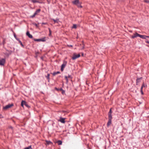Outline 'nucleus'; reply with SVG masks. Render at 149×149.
Instances as JSON below:
<instances>
[{
    "label": "nucleus",
    "mask_w": 149,
    "mask_h": 149,
    "mask_svg": "<svg viewBox=\"0 0 149 149\" xmlns=\"http://www.w3.org/2000/svg\"><path fill=\"white\" fill-rule=\"evenodd\" d=\"M108 116H109V119H112V115H111V113H109Z\"/></svg>",
    "instance_id": "16"
},
{
    "label": "nucleus",
    "mask_w": 149,
    "mask_h": 149,
    "mask_svg": "<svg viewBox=\"0 0 149 149\" xmlns=\"http://www.w3.org/2000/svg\"><path fill=\"white\" fill-rule=\"evenodd\" d=\"M60 73V72L59 71H58L56 72H54L53 73V75L54 76V75H55L56 74H59Z\"/></svg>",
    "instance_id": "19"
},
{
    "label": "nucleus",
    "mask_w": 149,
    "mask_h": 149,
    "mask_svg": "<svg viewBox=\"0 0 149 149\" xmlns=\"http://www.w3.org/2000/svg\"><path fill=\"white\" fill-rule=\"evenodd\" d=\"M40 11V9H38L36 10L35 12L34 13L33 15L31 16V17H34L36 15H37L38 13H39Z\"/></svg>",
    "instance_id": "9"
},
{
    "label": "nucleus",
    "mask_w": 149,
    "mask_h": 149,
    "mask_svg": "<svg viewBox=\"0 0 149 149\" xmlns=\"http://www.w3.org/2000/svg\"><path fill=\"white\" fill-rule=\"evenodd\" d=\"M139 37L142 39H146V36H145V35H140Z\"/></svg>",
    "instance_id": "13"
},
{
    "label": "nucleus",
    "mask_w": 149,
    "mask_h": 149,
    "mask_svg": "<svg viewBox=\"0 0 149 149\" xmlns=\"http://www.w3.org/2000/svg\"><path fill=\"white\" fill-rule=\"evenodd\" d=\"M84 45L83 44V46L82 47V49H84Z\"/></svg>",
    "instance_id": "36"
},
{
    "label": "nucleus",
    "mask_w": 149,
    "mask_h": 149,
    "mask_svg": "<svg viewBox=\"0 0 149 149\" xmlns=\"http://www.w3.org/2000/svg\"><path fill=\"white\" fill-rule=\"evenodd\" d=\"M60 91H62V93L63 94L65 93V91L62 88H60Z\"/></svg>",
    "instance_id": "22"
},
{
    "label": "nucleus",
    "mask_w": 149,
    "mask_h": 149,
    "mask_svg": "<svg viewBox=\"0 0 149 149\" xmlns=\"http://www.w3.org/2000/svg\"><path fill=\"white\" fill-rule=\"evenodd\" d=\"M31 148V146H29L28 147L25 148L24 149H30Z\"/></svg>",
    "instance_id": "23"
},
{
    "label": "nucleus",
    "mask_w": 149,
    "mask_h": 149,
    "mask_svg": "<svg viewBox=\"0 0 149 149\" xmlns=\"http://www.w3.org/2000/svg\"><path fill=\"white\" fill-rule=\"evenodd\" d=\"M26 35L28 36L29 38H33L32 36L30 34L29 32V31H27L26 33Z\"/></svg>",
    "instance_id": "12"
},
{
    "label": "nucleus",
    "mask_w": 149,
    "mask_h": 149,
    "mask_svg": "<svg viewBox=\"0 0 149 149\" xmlns=\"http://www.w3.org/2000/svg\"><path fill=\"white\" fill-rule=\"evenodd\" d=\"M142 90L143 89H141V94L143 95V91Z\"/></svg>",
    "instance_id": "30"
},
{
    "label": "nucleus",
    "mask_w": 149,
    "mask_h": 149,
    "mask_svg": "<svg viewBox=\"0 0 149 149\" xmlns=\"http://www.w3.org/2000/svg\"><path fill=\"white\" fill-rule=\"evenodd\" d=\"M33 24L35 25L36 27H38V24H36V23H33Z\"/></svg>",
    "instance_id": "28"
},
{
    "label": "nucleus",
    "mask_w": 149,
    "mask_h": 149,
    "mask_svg": "<svg viewBox=\"0 0 149 149\" xmlns=\"http://www.w3.org/2000/svg\"><path fill=\"white\" fill-rule=\"evenodd\" d=\"M146 38H149V36H146Z\"/></svg>",
    "instance_id": "39"
},
{
    "label": "nucleus",
    "mask_w": 149,
    "mask_h": 149,
    "mask_svg": "<svg viewBox=\"0 0 149 149\" xmlns=\"http://www.w3.org/2000/svg\"><path fill=\"white\" fill-rule=\"evenodd\" d=\"M31 1L33 3H42V2L41 1V0H29Z\"/></svg>",
    "instance_id": "6"
},
{
    "label": "nucleus",
    "mask_w": 149,
    "mask_h": 149,
    "mask_svg": "<svg viewBox=\"0 0 149 149\" xmlns=\"http://www.w3.org/2000/svg\"><path fill=\"white\" fill-rule=\"evenodd\" d=\"M111 119H109V121L107 123V125H109L111 123Z\"/></svg>",
    "instance_id": "17"
},
{
    "label": "nucleus",
    "mask_w": 149,
    "mask_h": 149,
    "mask_svg": "<svg viewBox=\"0 0 149 149\" xmlns=\"http://www.w3.org/2000/svg\"><path fill=\"white\" fill-rule=\"evenodd\" d=\"M57 143H58V145H61L62 144V142L61 141L59 140L57 142Z\"/></svg>",
    "instance_id": "18"
},
{
    "label": "nucleus",
    "mask_w": 149,
    "mask_h": 149,
    "mask_svg": "<svg viewBox=\"0 0 149 149\" xmlns=\"http://www.w3.org/2000/svg\"><path fill=\"white\" fill-rule=\"evenodd\" d=\"M112 111H111V109H110V110L109 112V113H112Z\"/></svg>",
    "instance_id": "32"
},
{
    "label": "nucleus",
    "mask_w": 149,
    "mask_h": 149,
    "mask_svg": "<svg viewBox=\"0 0 149 149\" xmlns=\"http://www.w3.org/2000/svg\"><path fill=\"white\" fill-rule=\"evenodd\" d=\"M144 1L147 3H149V0H144Z\"/></svg>",
    "instance_id": "24"
},
{
    "label": "nucleus",
    "mask_w": 149,
    "mask_h": 149,
    "mask_svg": "<svg viewBox=\"0 0 149 149\" xmlns=\"http://www.w3.org/2000/svg\"><path fill=\"white\" fill-rule=\"evenodd\" d=\"M72 28H73L76 29L77 28V25L75 24H73Z\"/></svg>",
    "instance_id": "25"
},
{
    "label": "nucleus",
    "mask_w": 149,
    "mask_h": 149,
    "mask_svg": "<svg viewBox=\"0 0 149 149\" xmlns=\"http://www.w3.org/2000/svg\"><path fill=\"white\" fill-rule=\"evenodd\" d=\"M140 34L138 33H135L133 34L132 36V38H135L137 37H140Z\"/></svg>",
    "instance_id": "8"
},
{
    "label": "nucleus",
    "mask_w": 149,
    "mask_h": 149,
    "mask_svg": "<svg viewBox=\"0 0 149 149\" xmlns=\"http://www.w3.org/2000/svg\"><path fill=\"white\" fill-rule=\"evenodd\" d=\"M13 106V104H9L3 107V109L5 110H7L8 109L10 108Z\"/></svg>",
    "instance_id": "2"
},
{
    "label": "nucleus",
    "mask_w": 149,
    "mask_h": 149,
    "mask_svg": "<svg viewBox=\"0 0 149 149\" xmlns=\"http://www.w3.org/2000/svg\"><path fill=\"white\" fill-rule=\"evenodd\" d=\"M65 79L67 81H68V77L65 76Z\"/></svg>",
    "instance_id": "31"
},
{
    "label": "nucleus",
    "mask_w": 149,
    "mask_h": 149,
    "mask_svg": "<svg viewBox=\"0 0 149 149\" xmlns=\"http://www.w3.org/2000/svg\"><path fill=\"white\" fill-rule=\"evenodd\" d=\"M55 89L57 91H60V88L59 89H58V88H55Z\"/></svg>",
    "instance_id": "33"
},
{
    "label": "nucleus",
    "mask_w": 149,
    "mask_h": 149,
    "mask_svg": "<svg viewBox=\"0 0 149 149\" xmlns=\"http://www.w3.org/2000/svg\"><path fill=\"white\" fill-rule=\"evenodd\" d=\"M141 79V78H138L136 80V83L137 84L138 83H139L140 82V80Z\"/></svg>",
    "instance_id": "21"
},
{
    "label": "nucleus",
    "mask_w": 149,
    "mask_h": 149,
    "mask_svg": "<svg viewBox=\"0 0 149 149\" xmlns=\"http://www.w3.org/2000/svg\"><path fill=\"white\" fill-rule=\"evenodd\" d=\"M146 43L149 44V41H148V40L146 41Z\"/></svg>",
    "instance_id": "34"
},
{
    "label": "nucleus",
    "mask_w": 149,
    "mask_h": 149,
    "mask_svg": "<svg viewBox=\"0 0 149 149\" xmlns=\"http://www.w3.org/2000/svg\"><path fill=\"white\" fill-rule=\"evenodd\" d=\"M46 142V143H47V144H49L50 143H51V142L50 141H47Z\"/></svg>",
    "instance_id": "26"
},
{
    "label": "nucleus",
    "mask_w": 149,
    "mask_h": 149,
    "mask_svg": "<svg viewBox=\"0 0 149 149\" xmlns=\"http://www.w3.org/2000/svg\"><path fill=\"white\" fill-rule=\"evenodd\" d=\"M67 63V62L65 61H63V64L62 65L61 68V70L62 71H63V70L64 69L65 67L66 64Z\"/></svg>",
    "instance_id": "4"
},
{
    "label": "nucleus",
    "mask_w": 149,
    "mask_h": 149,
    "mask_svg": "<svg viewBox=\"0 0 149 149\" xmlns=\"http://www.w3.org/2000/svg\"><path fill=\"white\" fill-rule=\"evenodd\" d=\"M68 77V78H70L71 77V76L70 75H68V76H67Z\"/></svg>",
    "instance_id": "35"
},
{
    "label": "nucleus",
    "mask_w": 149,
    "mask_h": 149,
    "mask_svg": "<svg viewBox=\"0 0 149 149\" xmlns=\"http://www.w3.org/2000/svg\"><path fill=\"white\" fill-rule=\"evenodd\" d=\"M68 46L69 47H72V45H68Z\"/></svg>",
    "instance_id": "37"
},
{
    "label": "nucleus",
    "mask_w": 149,
    "mask_h": 149,
    "mask_svg": "<svg viewBox=\"0 0 149 149\" xmlns=\"http://www.w3.org/2000/svg\"><path fill=\"white\" fill-rule=\"evenodd\" d=\"M25 105L26 107H28V105L27 104V103L25 101H22V103H21V106L22 107H23V105Z\"/></svg>",
    "instance_id": "11"
},
{
    "label": "nucleus",
    "mask_w": 149,
    "mask_h": 149,
    "mask_svg": "<svg viewBox=\"0 0 149 149\" xmlns=\"http://www.w3.org/2000/svg\"><path fill=\"white\" fill-rule=\"evenodd\" d=\"M45 38L40 39H35L34 40L36 41H45Z\"/></svg>",
    "instance_id": "10"
},
{
    "label": "nucleus",
    "mask_w": 149,
    "mask_h": 149,
    "mask_svg": "<svg viewBox=\"0 0 149 149\" xmlns=\"http://www.w3.org/2000/svg\"><path fill=\"white\" fill-rule=\"evenodd\" d=\"M52 20L55 23H58L59 22V20L58 19H53Z\"/></svg>",
    "instance_id": "15"
},
{
    "label": "nucleus",
    "mask_w": 149,
    "mask_h": 149,
    "mask_svg": "<svg viewBox=\"0 0 149 149\" xmlns=\"http://www.w3.org/2000/svg\"><path fill=\"white\" fill-rule=\"evenodd\" d=\"M46 24V23H42V24Z\"/></svg>",
    "instance_id": "40"
},
{
    "label": "nucleus",
    "mask_w": 149,
    "mask_h": 149,
    "mask_svg": "<svg viewBox=\"0 0 149 149\" xmlns=\"http://www.w3.org/2000/svg\"><path fill=\"white\" fill-rule=\"evenodd\" d=\"M5 62V59L2 58L0 60V65H3Z\"/></svg>",
    "instance_id": "7"
},
{
    "label": "nucleus",
    "mask_w": 149,
    "mask_h": 149,
    "mask_svg": "<svg viewBox=\"0 0 149 149\" xmlns=\"http://www.w3.org/2000/svg\"><path fill=\"white\" fill-rule=\"evenodd\" d=\"M82 56H83V55H84V54H83V53H82Z\"/></svg>",
    "instance_id": "41"
},
{
    "label": "nucleus",
    "mask_w": 149,
    "mask_h": 149,
    "mask_svg": "<svg viewBox=\"0 0 149 149\" xmlns=\"http://www.w3.org/2000/svg\"><path fill=\"white\" fill-rule=\"evenodd\" d=\"M49 75H50L49 74H47V75L46 77H47V79H49Z\"/></svg>",
    "instance_id": "29"
},
{
    "label": "nucleus",
    "mask_w": 149,
    "mask_h": 149,
    "mask_svg": "<svg viewBox=\"0 0 149 149\" xmlns=\"http://www.w3.org/2000/svg\"><path fill=\"white\" fill-rule=\"evenodd\" d=\"M9 128H11V129H12L13 128V127L11 126H9Z\"/></svg>",
    "instance_id": "38"
},
{
    "label": "nucleus",
    "mask_w": 149,
    "mask_h": 149,
    "mask_svg": "<svg viewBox=\"0 0 149 149\" xmlns=\"http://www.w3.org/2000/svg\"><path fill=\"white\" fill-rule=\"evenodd\" d=\"M80 54H77L76 53L74 54L73 55V56L72 57V59L73 60H75L79 57H80Z\"/></svg>",
    "instance_id": "3"
},
{
    "label": "nucleus",
    "mask_w": 149,
    "mask_h": 149,
    "mask_svg": "<svg viewBox=\"0 0 149 149\" xmlns=\"http://www.w3.org/2000/svg\"><path fill=\"white\" fill-rule=\"evenodd\" d=\"M65 118H63L62 117H60V119L58 120V121L61 122L62 123H65Z\"/></svg>",
    "instance_id": "5"
},
{
    "label": "nucleus",
    "mask_w": 149,
    "mask_h": 149,
    "mask_svg": "<svg viewBox=\"0 0 149 149\" xmlns=\"http://www.w3.org/2000/svg\"><path fill=\"white\" fill-rule=\"evenodd\" d=\"M72 2L74 5H76L78 7L82 8V6L81 5V3L79 2V0H74L72 1Z\"/></svg>",
    "instance_id": "1"
},
{
    "label": "nucleus",
    "mask_w": 149,
    "mask_h": 149,
    "mask_svg": "<svg viewBox=\"0 0 149 149\" xmlns=\"http://www.w3.org/2000/svg\"><path fill=\"white\" fill-rule=\"evenodd\" d=\"M19 43H20V44L21 45V46L22 47H24V46L23 45L21 41L20 40H19Z\"/></svg>",
    "instance_id": "20"
},
{
    "label": "nucleus",
    "mask_w": 149,
    "mask_h": 149,
    "mask_svg": "<svg viewBox=\"0 0 149 149\" xmlns=\"http://www.w3.org/2000/svg\"><path fill=\"white\" fill-rule=\"evenodd\" d=\"M49 36H50L51 35V30H50V29H49Z\"/></svg>",
    "instance_id": "27"
},
{
    "label": "nucleus",
    "mask_w": 149,
    "mask_h": 149,
    "mask_svg": "<svg viewBox=\"0 0 149 149\" xmlns=\"http://www.w3.org/2000/svg\"><path fill=\"white\" fill-rule=\"evenodd\" d=\"M146 87H147V85H145V84L144 83H143L142 84V85L141 88V89H143V88H145Z\"/></svg>",
    "instance_id": "14"
}]
</instances>
